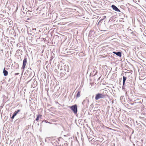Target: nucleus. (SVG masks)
<instances>
[{"label":"nucleus","mask_w":146,"mask_h":146,"mask_svg":"<svg viewBox=\"0 0 146 146\" xmlns=\"http://www.w3.org/2000/svg\"><path fill=\"white\" fill-rule=\"evenodd\" d=\"M106 18V16H104V18L103 19H100L99 21V22H98V24L97 25H98L99 24H100V23L101 22H102L103 21V20H104V19H105V18Z\"/></svg>","instance_id":"obj_15"},{"label":"nucleus","mask_w":146,"mask_h":146,"mask_svg":"<svg viewBox=\"0 0 146 146\" xmlns=\"http://www.w3.org/2000/svg\"><path fill=\"white\" fill-rule=\"evenodd\" d=\"M8 118V116H5V119H7V118Z\"/></svg>","instance_id":"obj_24"},{"label":"nucleus","mask_w":146,"mask_h":146,"mask_svg":"<svg viewBox=\"0 0 146 146\" xmlns=\"http://www.w3.org/2000/svg\"><path fill=\"white\" fill-rule=\"evenodd\" d=\"M43 76L44 77V78H45V76H46V74L44 73H42L41 75V77H42V78H43Z\"/></svg>","instance_id":"obj_20"},{"label":"nucleus","mask_w":146,"mask_h":146,"mask_svg":"<svg viewBox=\"0 0 146 146\" xmlns=\"http://www.w3.org/2000/svg\"><path fill=\"white\" fill-rule=\"evenodd\" d=\"M80 96V92L79 91H78L76 96V98H79Z\"/></svg>","instance_id":"obj_13"},{"label":"nucleus","mask_w":146,"mask_h":146,"mask_svg":"<svg viewBox=\"0 0 146 146\" xmlns=\"http://www.w3.org/2000/svg\"><path fill=\"white\" fill-rule=\"evenodd\" d=\"M25 74L27 76L28 78H32L35 75V72L33 70H32L30 68H29L25 72Z\"/></svg>","instance_id":"obj_1"},{"label":"nucleus","mask_w":146,"mask_h":146,"mask_svg":"<svg viewBox=\"0 0 146 146\" xmlns=\"http://www.w3.org/2000/svg\"><path fill=\"white\" fill-rule=\"evenodd\" d=\"M109 74H110V72H109V73H108V75Z\"/></svg>","instance_id":"obj_32"},{"label":"nucleus","mask_w":146,"mask_h":146,"mask_svg":"<svg viewBox=\"0 0 146 146\" xmlns=\"http://www.w3.org/2000/svg\"><path fill=\"white\" fill-rule=\"evenodd\" d=\"M69 66L68 65H65L64 66V70L66 72H64L66 75H69Z\"/></svg>","instance_id":"obj_3"},{"label":"nucleus","mask_w":146,"mask_h":146,"mask_svg":"<svg viewBox=\"0 0 146 146\" xmlns=\"http://www.w3.org/2000/svg\"><path fill=\"white\" fill-rule=\"evenodd\" d=\"M5 17V15H3L0 14V18H1V19H3Z\"/></svg>","instance_id":"obj_19"},{"label":"nucleus","mask_w":146,"mask_h":146,"mask_svg":"<svg viewBox=\"0 0 146 146\" xmlns=\"http://www.w3.org/2000/svg\"><path fill=\"white\" fill-rule=\"evenodd\" d=\"M18 53H20V54L21 55H22V53L23 52L22 51V50H17Z\"/></svg>","instance_id":"obj_17"},{"label":"nucleus","mask_w":146,"mask_h":146,"mask_svg":"<svg viewBox=\"0 0 146 146\" xmlns=\"http://www.w3.org/2000/svg\"><path fill=\"white\" fill-rule=\"evenodd\" d=\"M109 129H110V128L109 127L108 128Z\"/></svg>","instance_id":"obj_34"},{"label":"nucleus","mask_w":146,"mask_h":146,"mask_svg":"<svg viewBox=\"0 0 146 146\" xmlns=\"http://www.w3.org/2000/svg\"><path fill=\"white\" fill-rule=\"evenodd\" d=\"M36 30V28H33L32 29V31L33 32H34Z\"/></svg>","instance_id":"obj_22"},{"label":"nucleus","mask_w":146,"mask_h":146,"mask_svg":"<svg viewBox=\"0 0 146 146\" xmlns=\"http://www.w3.org/2000/svg\"><path fill=\"white\" fill-rule=\"evenodd\" d=\"M17 9H18V7H17V8H16V10L15 11H17Z\"/></svg>","instance_id":"obj_29"},{"label":"nucleus","mask_w":146,"mask_h":146,"mask_svg":"<svg viewBox=\"0 0 146 146\" xmlns=\"http://www.w3.org/2000/svg\"><path fill=\"white\" fill-rule=\"evenodd\" d=\"M57 71V70L56 69H55L54 70V71H55V72H56Z\"/></svg>","instance_id":"obj_26"},{"label":"nucleus","mask_w":146,"mask_h":146,"mask_svg":"<svg viewBox=\"0 0 146 146\" xmlns=\"http://www.w3.org/2000/svg\"><path fill=\"white\" fill-rule=\"evenodd\" d=\"M69 108L73 112L74 114H76L78 112L77 106L76 104H74L71 106H69Z\"/></svg>","instance_id":"obj_2"},{"label":"nucleus","mask_w":146,"mask_h":146,"mask_svg":"<svg viewBox=\"0 0 146 146\" xmlns=\"http://www.w3.org/2000/svg\"><path fill=\"white\" fill-rule=\"evenodd\" d=\"M55 146H57V145H56Z\"/></svg>","instance_id":"obj_33"},{"label":"nucleus","mask_w":146,"mask_h":146,"mask_svg":"<svg viewBox=\"0 0 146 146\" xmlns=\"http://www.w3.org/2000/svg\"><path fill=\"white\" fill-rule=\"evenodd\" d=\"M127 78L124 76L123 77V85H124L125 81L126 80Z\"/></svg>","instance_id":"obj_14"},{"label":"nucleus","mask_w":146,"mask_h":146,"mask_svg":"<svg viewBox=\"0 0 146 146\" xmlns=\"http://www.w3.org/2000/svg\"><path fill=\"white\" fill-rule=\"evenodd\" d=\"M104 97V95L101 93H98L96 95L95 99L96 100H98L99 99L103 98Z\"/></svg>","instance_id":"obj_4"},{"label":"nucleus","mask_w":146,"mask_h":146,"mask_svg":"<svg viewBox=\"0 0 146 146\" xmlns=\"http://www.w3.org/2000/svg\"><path fill=\"white\" fill-rule=\"evenodd\" d=\"M15 75H18L19 74V73H15Z\"/></svg>","instance_id":"obj_25"},{"label":"nucleus","mask_w":146,"mask_h":146,"mask_svg":"<svg viewBox=\"0 0 146 146\" xmlns=\"http://www.w3.org/2000/svg\"><path fill=\"white\" fill-rule=\"evenodd\" d=\"M3 75L5 76H6L8 75V72L7 70H5V67L3 69Z\"/></svg>","instance_id":"obj_9"},{"label":"nucleus","mask_w":146,"mask_h":146,"mask_svg":"<svg viewBox=\"0 0 146 146\" xmlns=\"http://www.w3.org/2000/svg\"><path fill=\"white\" fill-rule=\"evenodd\" d=\"M94 33H95L94 31L90 30L88 36L90 37H91V36H92V34Z\"/></svg>","instance_id":"obj_11"},{"label":"nucleus","mask_w":146,"mask_h":146,"mask_svg":"<svg viewBox=\"0 0 146 146\" xmlns=\"http://www.w3.org/2000/svg\"><path fill=\"white\" fill-rule=\"evenodd\" d=\"M54 53H53L52 55V56H51L50 57V61H51L52 60V59L54 57Z\"/></svg>","instance_id":"obj_16"},{"label":"nucleus","mask_w":146,"mask_h":146,"mask_svg":"<svg viewBox=\"0 0 146 146\" xmlns=\"http://www.w3.org/2000/svg\"><path fill=\"white\" fill-rule=\"evenodd\" d=\"M97 73V72L96 71V73L94 75H95L96 74V73Z\"/></svg>","instance_id":"obj_27"},{"label":"nucleus","mask_w":146,"mask_h":146,"mask_svg":"<svg viewBox=\"0 0 146 146\" xmlns=\"http://www.w3.org/2000/svg\"><path fill=\"white\" fill-rule=\"evenodd\" d=\"M42 116V115L41 114L37 115L35 119L37 121H38L39 118H40Z\"/></svg>","instance_id":"obj_12"},{"label":"nucleus","mask_w":146,"mask_h":146,"mask_svg":"<svg viewBox=\"0 0 146 146\" xmlns=\"http://www.w3.org/2000/svg\"><path fill=\"white\" fill-rule=\"evenodd\" d=\"M112 8L116 11L120 12V10L115 5H112L111 6Z\"/></svg>","instance_id":"obj_8"},{"label":"nucleus","mask_w":146,"mask_h":146,"mask_svg":"<svg viewBox=\"0 0 146 146\" xmlns=\"http://www.w3.org/2000/svg\"><path fill=\"white\" fill-rule=\"evenodd\" d=\"M21 110H17L15 111L13 113L12 116H11V119H13L14 118L15 116H16L17 114L19 113Z\"/></svg>","instance_id":"obj_7"},{"label":"nucleus","mask_w":146,"mask_h":146,"mask_svg":"<svg viewBox=\"0 0 146 146\" xmlns=\"http://www.w3.org/2000/svg\"><path fill=\"white\" fill-rule=\"evenodd\" d=\"M60 75L61 76V77H63L65 75V74H64V73H63L62 72H61L60 73Z\"/></svg>","instance_id":"obj_21"},{"label":"nucleus","mask_w":146,"mask_h":146,"mask_svg":"<svg viewBox=\"0 0 146 146\" xmlns=\"http://www.w3.org/2000/svg\"><path fill=\"white\" fill-rule=\"evenodd\" d=\"M108 113H108V112H107V113H106V114H107Z\"/></svg>","instance_id":"obj_30"},{"label":"nucleus","mask_w":146,"mask_h":146,"mask_svg":"<svg viewBox=\"0 0 146 146\" xmlns=\"http://www.w3.org/2000/svg\"><path fill=\"white\" fill-rule=\"evenodd\" d=\"M3 104H2L1 106H0V108H3Z\"/></svg>","instance_id":"obj_23"},{"label":"nucleus","mask_w":146,"mask_h":146,"mask_svg":"<svg viewBox=\"0 0 146 146\" xmlns=\"http://www.w3.org/2000/svg\"><path fill=\"white\" fill-rule=\"evenodd\" d=\"M11 80V79L10 78H9V80H8V81L9 82L10 81V80Z\"/></svg>","instance_id":"obj_28"},{"label":"nucleus","mask_w":146,"mask_h":146,"mask_svg":"<svg viewBox=\"0 0 146 146\" xmlns=\"http://www.w3.org/2000/svg\"><path fill=\"white\" fill-rule=\"evenodd\" d=\"M103 92L104 93V95H107V96H108V95H107V93H108V92L107 90H104Z\"/></svg>","instance_id":"obj_18"},{"label":"nucleus","mask_w":146,"mask_h":146,"mask_svg":"<svg viewBox=\"0 0 146 146\" xmlns=\"http://www.w3.org/2000/svg\"><path fill=\"white\" fill-rule=\"evenodd\" d=\"M113 52L120 57H121V53L119 51L117 52H116L114 51Z\"/></svg>","instance_id":"obj_10"},{"label":"nucleus","mask_w":146,"mask_h":146,"mask_svg":"<svg viewBox=\"0 0 146 146\" xmlns=\"http://www.w3.org/2000/svg\"><path fill=\"white\" fill-rule=\"evenodd\" d=\"M110 21V19H109V20L108 21V22H109Z\"/></svg>","instance_id":"obj_31"},{"label":"nucleus","mask_w":146,"mask_h":146,"mask_svg":"<svg viewBox=\"0 0 146 146\" xmlns=\"http://www.w3.org/2000/svg\"><path fill=\"white\" fill-rule=\"evenodd\" d=\"M27 60L26 57H25L23 61V65L22 67V69L23 70V71H24L25 69L26 65L27 63Z\"/></svg>","instance_id":"obj_5"},{"label":"nucleus","mask_w":146,"mask_h":146,"mask_svg":"<svg viewBox=\"0 0 146 146\" xmlns=\"http://www.w3.org/2000/svg\"><path fill=\"white\" fill-rule=\"evenodd\" d=\"M89 100L86 97V99L84 100L83 101L82 103V104L83 105H84L86 104V107H88L89 105Z\"/></svg>","instance_id":"obj_6"}]
</instances>
